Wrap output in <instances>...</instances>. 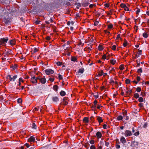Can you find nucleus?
<instances>
[{
	"label": "nucleus",
	"instance_id": "2eb2a0df",
	"mask_svg": "<svg viewBox=\"0 0 149 149\" xmlns=\"http://www.w3.org/2000/svg\"><path fill=\"white\" fill-rule=\"evenodd\" d=\"M40 81L42 84H44L46 82V80L45 78H42L40 79Z\"/></svg>",
	"mask_w": 149,
	"mask_h": 149
},
{
	"label": "nucleus",
	"instance_id": "ddd939ff",
	"mask_svg": "<svg viewBox=\"0 0 149 149\" xmlns=\"http://www.w3.org/2000/svg\"><path fill=\"white\" fill-rule=\"evenodd\" d=\"M120 141L123 144L125 143L126 142V140L124 136H122L121 137Z\"/></svg>",
	"mask_w": 149,
	"mask_h": 149
},
{
	"label": "nucleus",
	"instance_id": "6e6552de",
	"mask_svg": "<svg viewBox=\"0 0 149 149\" xmlns=\"http://www.w3.org/2000/svg\"><path fill=\"white\" fill-rule=\"evenodd\" d=\"M138 145V143L136 141H134L131 142L130 146L134 148L135 147V146H137Z\"/></svg>",
	"mask_w": 149,
	"mask_h": 149
},
{
	"label": "nucleus",
	"instance_id": "c756f323",
	"mask_svg": "<svg viewBox=\"0 0 149 149\" xmlns=\"http://www.w3.org/2000/svg\"><path fill=\"white\" fill-rule=\"evenodd\" d=\"M77 60V58L74 56H72L71 58V60L72 61H76Z\"/></svg>",
	"mask_w": 149,
	"mask_h": 149
},
{
	"label": "nucleus",
	"instance_id": "338daca9",
	"mask_svg": "<svg viewBox=\"0 0 149 149\" xmlns=\"http://www.w3.org/2000/svg\"><path fill=\"white\" fill-rule=\"evenodd\" d=\"M19 82H24V81L23 80V79L22 78H20L19 79Z\"/></svg>",
	"mask_w": 149,
	"mask_h": 149
},
{
	"label": "nucleus",
	"instance_id": "4c0bfd02",
	"mask_svg": "<svg viewBox=\"0 0 149 149\" xmlns=\"http://www.w3.org/2000/svg\"><path fill=\"white\" fill-rule=\"evenodd\" d=\"M130 80L128 79H126L125 80V83L127 84H130Z\"/></svg>",
	"mask_w": 149,
	"mask_h": 149
},
{
	"label": "nucleus",
	"instance_id": "4d7b16f0",
	"mask_svg": "<svg viewBox=\"0 0 149 149\" xmlns=\"http://www.w3.org/2000/svg\"><path fill=\"white\" fill-rule=\"evenodd\" d=\"M3 97L2 96H0V101L2 102L3 100Z\"/></svg>",
	"mask_w": 149,
	"mask_h": 149
},
{
	"label": "nucleus",
	"instance_id": "c85d7f7f",
	"mask_svg": "<svg viewBox=\"0 0 149 149\" xmlns=\"http://www.w3.org/2000/svg\"><path fill=\"white\" fill-rule=\"evenodd\" d=\"M123 119V117L121 115H120L119 116H118L117 118V119L118 120H120Z\"/></svg>",
	"mask_w": 149,
	"mask_h": 149
},
{
	"label": "nucleus",
	"instance_id": "9b49d317",
	"mask_svg": "<svg viewBox=\"0 0 149 149\" xmlns=\"http://www.w3.org/2000/svg\"><path fill=\"white\" fill-rule=\"evenodd\" d=\"M84 71V68H81L79 69L78 71L77 72V75H79V73L82 74Z\"/></svg>",
	"mask_w": 149,
	"mask_h": 149
},
{
	"label": "nucleus",
	"instance_id": "f3484780",
	"mask_svg": "<svg viewBox=\"0 0 149 149\" xmlns=\"http://www.w3.org/2000/svg\"><path fill=\"white\" fill-rule=\"evenodd\" d=\"M97 117V120L99 123H100L103 122V120L101 117L98 116Z\"/></svg>",
	"mask_w": 149,
	"mask_h": 149
},
{
	"label": "nucleus",
	"instance_id": "c03bdc74",
	"mask_svg": "<svg viewBox=\"0 0 149 149\" xmlns=\"http://www.w3.org/2000/svg\"><path fill=\"white\" fill-rule=\"evenodd\" d=\"M17 64H15L12 67V68L13 70H15L17 67Z\"/></svg>",
	"mask_w": 149,
	"mask_h": 149
},
{
	"label": "nucleus",
	"instance_id": "b1692460",
	"mask_svg": "<svg viewBox=\"0 0 149 149\" xmlns=\"http://www.w3.org/2000/svg\"><path fill=\"white\" fill-rule=\"evenodd\" d=\"M10 42L11 45H13L15 44V41L14 40H10Z\"/></svg>",
	"mask_w": 149,
	"mask_h": 149
},
{
	"label": "nucleus",
	"instance_id": "a878e982",
	"mask_svg": "<svg viewBox=\"0 0 149 149\" xmlns=\"http://www.w3.org/2000/svg\"><path fill=\"white\" fill-rule=\"evenodd\" d=\"M98 48L99 50L100 51L102 50L104 48L102 45H99L98 47Z\"/></svg>",
	"mask_w": 149,
	"mask_h": 149
},
{
	"label": "nucleus",
	"instance_id": "2f4dec72",
	"mask_svg": "<svg viewBox=\"0 0 149 149\" xmlns=\"http://www.w3.org/2000/svg\"><path fill=\"white\" fill-rule=\"evenodd\" d=\"M116 62V60L114 59H112L110 60V62L112 65H114Z\"/></svg>",
	"mask_w": 149,
	"mask_h": 149
},
{
	"label": "nucleus",
	"instance_id": "39448f33",
	"mask_svg": "<svg viewBox=\"0 0 149 149\" xmlns=\"http://www.w3.org/2000/svg\"><path fill=\"white\" fill-rule=\"evenodd\" d=\"M11 53L12 51L10 50L7 51H6L4 53L3 56L4 57H6L9 55L11 54Z\"/></svg>",
	"mask_w": 149,
	"mask_h": 149
},
{
	"label": "nucleus",
	"instance_id": "412c9836",
	"mask_svg": "<svg viewBox=\"0 0 149 149\" xmlns=\"http://www.w3.org/2000/svg\"><path fill=\"white\" fill-rule=\"evenodd\" d=\"M83 121L86 123H88L89 122L88 118L87 117H85L83 119Z\"/></svg>",
	"mask_w": 149,
	"mask_h": 149
},
{
	"label": "nucleus",
	"instance_id": "dca6fc26",
	"mask_svg": "<svg viewBox=\"0 0 149 149\" xmlns=\"http://www.w3.org/2000/svg\"><path fill=\"white\" fill-rule=\"evenodd\" d=\"M96 135L97 138H100L102 136V134L100 132H98L96 133Z\"/></svg>",
	"mask_w": 149,
	"mask_h": 149
},
{
	"label": "nucleus",
	"instance_id": "13d9d810",
	"mask_svg": "<svg viewBox=\"0 0 149 149\" xmlns=\"http://www.w3.org/2000/svg\"><path fill=\"white\" fill-rule=\"evenodd\" d=\"M40 21L39 20H36L35 21V23L36 24H38L40 23Z\"/></svg>",
	"mask_w": 149,
	"mask_h": 149
},
{
	"label": "nucleus",
	"instance_id": "f704fd0d",
	"mask_svg": "<svg viewBox=\"0 0 149 149\" xmlns=\"http://www.w3.org/2000/svg\"><path fill=\"white\" fill-rule=\"evenodd\" d=\"M120 6L122 8H124L126 6L125 3H122L121 4Z\"/></svg>",
	"mask_w": 149,
	"mask_h": 149
},
{
	"label": "nucleus",
	"instance_id": "09e8293b",
	"mask_svg": "<svg viewBox=\"0 0 149 149\" xmlns=\"http://www.w3.org/2000/svg\"><path fill=\"white\" fill-rule=\"evenodd\" d=\"M58 79L59 80L63 79V77L60 74H58Z\"/></svg>",
	"mask_w": 149,
	"mask_h": 149
},
{
	"label": "nucleus",
	"instance_id": "bf43d9fd",
	"mask_svg": "<svg viewBox=\"0 0 149 149\" xmlns=\"http://www.w3.org/2000/svg\"><path fill=\"white\" fill-rule=\"evenodd\" d=\"M99 23V22L98 21H96L95 22L94 24V25L95 26L97 25Z\"/></svg>",
	"mask_w": 149,
	"mask_h": 149
},
{
	"label": "nucleus",
	"instance_id": "ea45409f",
	"mask_svg": "<svg viewBox=\"0 0 149 149\" xmlns=\"http://www.w3.org/2000/svg\"><path fill=\"white\" fill-rule=\"evenodd\" d=\"M136 91L138 92H139L141 91V89L140 87H137L136 88Z\"/></svg>",
	"mask_w": 149,
	"mask_h": 149
},
{
	"label": "nucleus",
	"instance_id": "774afa93",
	"mask_svg": "<svg viewBox=\"0 0 149 149\" xmlns=\"http://www.w3.org/2000/svg\"><path fill=\"white\" fill-rule=\"evenodd\" d=\"M148 126V124L147 123H146L143 125V127L144 128H146Z\"/></svg>",
	"mask_w": 149,
	"mask_h": 149
},
{
	"label": "nucleus",
	"instance_id": "3c124183",
	"mask_svg": "<svg viewBox=\"0 0 149 149\" xmlns=\"http://www.w3.org/2000/svg\"><path fill=\"white\" fill-rule=\"evenodd\" d=\"M89 142L91 144H93L95 143V141L93 140H91Z\"/></svg>",
	"mask_w": 149,
	"mask_h": 149
},
{
	"label": "nucleus",
	"instance_id": "423d86ee",
	"mask_svg": "<svg viewBox=\"0 0 149 149\" xmlns=\"http://www.w3.org/2000/svg\"><path fill=\"white\" fill-rule=\"evenodd\" d=\"M132 134L131 132L129 130H126L125 131V135L126 137L129 136Z\"/></svg>",
	"mask_w": 149,
	"mask_h": 149
},
{
	"label": "nucleus",
	"instance_id": "052dcab7",
	"mask_svg": "<svg viewBox=\"0 0 149 149\" xmlns=\"http://www.w3.org/2000/svg\"><path fill=\"white\" fill-rule=\"evenodd\" d=\"M141 9L140 8H138L137 10L136 11V13L139 14V13L140 12Z\"/></svg>",
	"mask_w": 149,
	"mask_h": 149
},
{
	"label": "nucleus",
	"instance_id": "7ed1b4c3",
	"mask_svg": "<svg viewBox=\"0 0 149 149\" xmlns=\"http://www.w3.org/2000/svg\"><path fill=\"white\" fill-rule=\"evenodd\" d=\"M8 38H2L0 39V42H1V44H5L8 40Z\"/></svg>",
	"mask_w": 149,
	"mask_h": 149
},
{
	"label": "nucleus",
	"instance_id": "79ce46f5",
	"mask_svg": "<svg viewBox=\"0 0 149 149\" xmlns=\"http://www.w3.org/2000/svg\"><path fill=\"white\" fill-rule=\"evenodd\" d=\"M124 40L125 41L123 43V46L124 47H125L127 46V41H126V40L125 39H124Z\"/></svg>",
	"mask_w": 149,
	"mask_h": 149
},
{
	"label": "nucleus",
	"instance_id": "4468645a",
	"mask_svg": "<svg viewBox=\"0 0 149 149\" xmlns=\"http://www.w3.org/2000/svg\"><path fill=\"white\" fill-rule=\"evenodd\" d=\"M89 3L88 1H85L82 4V5L84 7H86L88 6L89 4Z\"/></svg>",
	"mask_w": 149,
	"mask_h": 149
},
{
	"label": "nucleus",
	"instance_id": "0e129e2a",
	"mask_svg": "<svg viewBox=\"0 0 149 149\" xmlns=\"http://www.w3.org/2000/svg\"><path fill=\"white\" fill-rule=\"evenodd\" d=\"M139 106L141 108L143 107V104L142 103H141L139 104Z\"/></svg>",
	"mask_w": 149,
	"mask_h": 149
},
{
	"label": "nucleus",
	"instance_id": "aec40b11",
	"mask_svg": "<svg viewBox=\"0 0 149 149\" xmlns=\"http://www.w3.org/2000/svg\"><path fill=\"white\" fill-rule=\"evenodd\" d=\"M60 94L61 96H64L66 95V93L63 91H61L60 92Z\"/></svg>",
	"mask_w": 149,
	"mask_h": 149
},
{
	"label": "nucleus",
	"instance_id": "603ef678",
	"mask_svg": "<svg viewBox=\"0 0 149 149\" xmlns=\"http://www.w3.org/2000/svg\"><path fill=\"white\" fill-rule=\"evenodd\" d=\"M100 145L103 146L104 145V142H103V141L102 140L100 142Z\"/></svg>",
	"mask_w": 149,
	"mask_h": 149
},
{
	"label": "nucleus",
	"instance_id": "393cba45",
	"mask_svg": "<svg viewBox=\"0 0 149 149\" xmlns=\"http://www.w3.org/2000/svg\"><path fill=\"white\" fill-rule=\"evenodd\" d=\"M103 73H104L103 71L102 70H101V71L100 73H99L97 76L96 77H99L103 74Z\"/></svg>",
	"mask_w": 149,
	"mask_h": 149
},
{
	"label": "nucleus",
	"instance_id": "4be33fe9",
	"mask_svg": "<svg viewBox=\"0 0 149 149\" xmlns=\"http://www.w3.org/2000/svg\"><path fill=\"white\" fill-rule=\"evenodd\" d=\"M31 128L33 129H36L37 126L35 123H33L32 125Z\"/></svg>",
	"mask_w": 149,
	"mask_h": 149
},
{
	"label": "nucleus",
	"instance_id": "680f3d73",
	"mask_svg": "<svg viewBox=\"0 0 149 149\" xmlns=\"http://www.w3.org/2000/svg\"><path fill=\"white\" fill-rule=\"evenodd\" d=\"M38 49L37 48L35 47L34 48V49L33 51V53H35L37 52L38 51Z\"/></svg>",
	"mask_w": 149,
	"mask_h": 149
},
{
	"label": "nucleus",
	"instance_id": "9d476101",
	"mask_svg": "<svg viewBox=\"0 0 149 149\" xmlns=\"http://www.w3.org/2000/svg\"><path fill=\"white\" fill-rule=\"evenodd\" d=\"M123 117L126 120H128L129 119V117L127 116V111H125L123 113Z\"/></svg>",
	"mask_w": 149,
	"mask_h": 149
},
{
	"label": "nucleus",
	"instance_id": "37998d69",
	"mask_svg": "<svg viewBox=\"0 0 149 149\" xmlns=\"http://www.w3.org/2000/svg\"><path fill=\"white\" fill-rule=\"evenodd\" d=\"M22 99L21 98H19L17 100V102L19 103H21L22 102Z\"/></svg>",
	"mask_w": 149,
	"mask_h": 149
},
{
	"label": "nucleus",
	"instance_id": "5fc2aeb1",
	"mask_svg": "<svg viewBox=\"0 0 149 149\" xmlns=\"http://www.w3.org/2000/svg\"><path fill=\"white\" fill-rule=\"evenodd\" d=\"M17 76L14 75L13 77V81H14L17 78Z\"/></svg>",
	"mask_w": 149,
	"mask_h": 149
},
{
	"label": "nucleus",
	"instance_id": "49530a36",
	"mask_svg": "<svg viewBox=\"0 0 149 149\" xmlns=\"http://www.w3.org/2000/svg\"><path fill=\"white\" fill-rule=\"evenodd\" d=\"M119 68L121 70H123L124 69V67L122 65H121L119 67Z\"/></svg>",
	"mask_w": 149,
	"mask_h": 149
},
{
	"label": "nucleus",
	"instance_id": "1a4fd4ad",
	"mask_svg": "<svg viewBox=\"0 0 149 149\" xmlns=\"http://www.w3.org/2000/svg\"><path fill=\"white\" fill-rule=\"evenodd\" d=\"M28 141L31 143L34 142L35 141V138L33 136H31L28 139Z\"/></svg>",
	"mask_w": 149,
	"mask_h": 149
},
{
	"label": "nucleus",
	"instance_id": "7c9ffc66",
	"mask_svg": "<svg viewBox=\"0 0 149 149\" xmlns=\"http://www.w3.org/2000/svg\"><path fill=\"white\" fill-rule=\"evenodd\" d=\"M138 101L140 102H142L143 101V98L142 97H139Z\"/></svg>",
	"mask_w": 149,
	"mask_h": 149
},
{
	"label": "nucleus",
	"instance_id": "c9c22d12",
	"mask_svg": "<svg viewBox=\"0 0 149 149\" xmlns=\"http://www.w3.org/2000/svg\"><path fill=\"white\" fill-rule=\"evenodd\" d=\"M143 36L145 38H146L148 37V35L146 33H144L143 34Z\"/></svg>",
	"mask_w": 149,
	"mask_h": 149
},
{
	"label": "nucleus",
	"instance_id": "e2e57ef3",
	"mask_svg": "<svg viewBox=\"0 0 149 149\" xmlns=\"http://www.w3.org/2000/svg\"><path fill=\"white\" fill-rule=\"evenodd\" d=\"M124 10L125 11H129V9L127 6H126L124 8Z\"/></svg>",
	"mask_w": 149,
	"mask_h": 149
},
{
	"label": "nucleus",
	"instance_id": "de8ad7c7",
	"mask_svg": "<svg viewBox=\"0 0 149 149\" xmlns=\"http://www.w3.org/2000/svg\"><path fill=\"white\" fill-rule=\"evenodd\" d=\"M146 95L145 93H144L143 92H141V95L142 96V97L145 96Z\"/></svg>",
	"mask_w": 149,
	"mask_h": 149
},
{
	"label": "nucleus",
	"instance_id": "f257e3e1",
	"mask_svg": "<svg viewBox=\"0 0 149 149\" xmlns=\"http://www.w3.org/2000/svg\"><path fill=\"white\" fill-rule=\"evenodd\" d=\"M68 97H64L63 99L61 100V104H62L64 105H66L68 104Z\"/></svg>",
	"mask_w": 149,
	"mask_h": 149
},
{
	"label": "nucleus",
	"instance_id": "58836bf2",
	"mask_svg": "<svg viewBox=\"0 0 149 149\" xmlns=\"http://www.w3.org/2000/svg\"><path fill=\"white\" fill-rule=\"evenodd\" d=\"M143 72L142 68H140L139 69H138L137 71V72L138 73H142Z\"/></svg>",
	"mask_w": 149,
	"mask_h": 149
},
{
	"label": "nucleus",
	"instance_id": "864d4df0",
	"mask_svg": "<svg viewBox=\"0 0 149 149\" xmlns=\"http://www.w3.org/2000/svg\"><path fill=\"white\" fill-rule=\"evenodd\" d=\"M139 132L137 131L134 134V135L135 136H137L139 135Z\"/></svg>",
	"mask_w": 149,
	"mask_h": 149
},
{
	"label": "nucleus",
	"instance_id": "72a5a7b5",
	"mask_svg": "<svg viewBox=\"0 0 149 149\" xmlns=\"http://www.w3.org/2000/svg\"><path fill=\"white\" fill-rule=\"evenodd\" d=\"M39 3V1L38 0H33V3L34 4H37Z\"/></svg>",
	"mask_w": 149,
	"mask_h": 149
},
{
	"label": "nucleus",
	"instance_id": "a211bd4d",
	"mask_svg": "<svg viewBox=\"0 0 149 149\" xmlns=\"http://www.w3.org/2000/svg\"><path fill=\"white\" fill-rule=\"evenodd\" d=\"M12 75H7L6 77V78L7 79H9L10 81H13V77H12Z\"/></svg>",
	"mask_w": 149,
	"mask_h": 149
},
{
	"label": "nucleus",
	"instance_id": "20e7f679",
	"mask_svg": "<svg viewBox=\"0 0 149 149\" xmlns=\"http://www.w3.org/2000/svg\"><path fill=\"white\" fill-rule=\"evenodd\" d=\"M10 18L8 16H6L4 17V22L6 24H8L10 22Z\"/></svg>",
	"mask_w": 149,
	"mask_h": 149
},
{
	"label": "nucleus",
	"instance_id": "69168bd1",
	"mask_svg": "<svg viewBox=\"0 0 149 149\" xmlns=\"http://www.w3.org/2000/svg\"><path fill=\"white\" fill-rule=\"evenodd\" d=\"M95 149V147L93 145L91 146L90 148V149Z\"/></svg>",
	"mask_w": 149,
	"mask_h": 149
},
{
	"label": "nucleus",
	"instance_id": "0eeeda50",
	"mask_svg": "<svg viewBox=\"0 0 149 149\" xmlns=\"http://www.w3.org/2000/svg\"><path fill=\"white\" fill-rule=\"evenodd\" d=\"M52 100L53 102L55 103H57L59 101V99L57 96L52 97Z\"/></svg>",
	"mask_w": 149,
	"mask_h": 149
},
{
	"label": "nucleus",
	"instance_id": "6e6d98bb",
	"mask_svg": "<svg viewBox=\"0 0 149 149\" xmlns=\"http://www.w3.org/2000/svg\"><path fill=\"white\" fill-rule=\"evenodd\" d=\"M24 146H26V147L27 148H28L30 146L29 144L27 143H25L24 144Z\"/></svg>",
	"mask_w": 149,
	"mask_h": 149
},
{
	"label": "nucleus",
	"instance_id": "8fccbe9b",
	"mask_svg": "<svg viewBox=\"0 0 149 149\" xmlns=\"http://www.w3.org/2000/svg\"><path fill=\"white\" fill-rule=\"evenodd\" d=\"M104 141L105 142V145L107 147H108L109 144V142H107L105 141Z\"/></svg>",
	"mask_w": 149,
	"mask_h": 149
},
{
	"label": "nucleus",
	"instance_id": "a19ab883",
	"mask_svg": "<svg viewBox=\"0 0 149 149\" xmlns=\"http://www.w3.org/2000/svg\"><path fill=\"white\" fill-rule=\"evenodd\" d=\"M113 27V25L111 24H109V25H108V29H112Z\"/></svg>",
	"mask_w": 149,
	"mask_h": 149
},
{
	"label": "nucleus",
	"instance_id": "f8f14e48",
	"mask_svg": "<svg viewBox=\"0 0 149 149\" xmlns=\"http://www.w3.org/2000/svg\"><path fill=\"white\" fill-rule=\"evenodd\" d=\"M43 4L42 5L41 7L44 9H47L48 8L49 5L48 3H43Z\"/></svg>",
	"mask_w": 149,
	"mask_h": 149
},
{
	"label": "nucleus",
	"instance_id": "cd10ccee",
	"mask_svg": "<svg viewBox=\"0 0 149 149\" xmlns=\"http://www.w3.org/2000/svg\"><path fill=\"white\" fill-rule=\"evenodd\" d=\"M139 95L137 93H135L134 95V97L136 99L139 98Z\"/></svg>",
	"mask_w": 149,
	"mask_h": 149
},
{
	"label": "nucleus",
	"instance_id": "473e14b6",
	"mask_svg": "<svg viewBox=\"0 0 149 149\" xmlns=\"http://www.w3.org/2000/svg\"><path fill=\"white\" fill-rule=\"evenodd\" d=\"M31 82L33 84H35L37 83V79H31Z\"/></svg>",
	"mask_w": 149,
	"mask_h": 149
},
{
	"label": "nucleus",
	"instance_id": "6ab92c4d",
	"mask_svg": "<svg viewBox=\"0 0 149 149\" xmlns=\"http://www.w3.org/2000/svg\"><path fill=\"white\" fill-rule=\"evenodd\" d=\"M59 87L58 86L56 85H55L53 86V89L56 92L58 90V89Z\"/></svg>",
	"mask_w": 149,
	"mask_h": 149
},
{
	"label": "nucleus",
	"instance_id": "a18cd8bd",
	"mask_svg": "<svg viewBox=\"0 0 149 149\" xmlns=\"http://www.w3.org/2000/svg\"><path fill=\"white\" fill-rule=\"evenodd\" d=\"M116 46L115 45H113L112 47L111 48L113 50H115L116 49Z\"/></svg>",
	"mask_w": 149,
	"mask_h": 149
},
{
	"label": "nucleus",
	"instance_id": "5701e85b",
	"mask_svg": "<svg viewBox=\"0 0 149 149\" xmlns=\"http://www.w3.org/2000/svg\"><path fill=\"white\" fill-rule=\"evenodd\" d=\"M138 60H139V62H138V60H136V62L137 63V65L136 66V68L139 67L140 65L141 62L140 59L139 58L138 59Z\"/></svg>",
	"mask_w": 149,
	"mask_h": 149
},
{
	"label": "nucleus",
	"instance_id": "e433bc0d",
	"mask_svg": "<svg viewBox=\"0 0 149 149\" xmlns=\"http://www.w3.org/2000/svg\"><path fill=\"white\" fill-rule=\"evenodd\" d=\"M76 4L77 5V9L79 8V7H78V6L79 7H81V3H77Z\"/></svg>",
	"mask_w": 149,
	"mask_h": 149
},
{
	"label": "nucleus",
	"instance_id": "f03ea898",
	"mask_svg": "<svg viewBox=\"0 0 149 149\" xmlns=\"http://www.w3.org/2000/svg\"><path fill=\"white\" fill-rule=\"evenodd\" d=\"M45 72L46 74L48 75H49L51 74H53L54 73L53 70L50 69H47L45 70Z\"/></svg>",
	"mask_w": 149,
	"mask_h": 149
},
{
	"label": "nucleus",
	"instance_id": "bb28decb",
	"mask_svg": "<svg viewBox=\"0 0 149 149\" xmlns=\"http://www.w3.org/2000/svg\"><path fill=\"white\" fill-rule=\"evenodd\" d=\"M55 63L58 66H61L62 65V63L60 61H55Z\"/></svg>",
	"mask_w": 149,
	"mask_h": 149
}]
</instances>
